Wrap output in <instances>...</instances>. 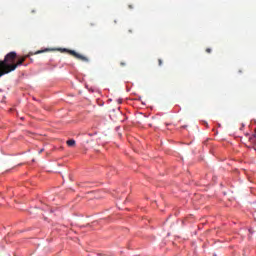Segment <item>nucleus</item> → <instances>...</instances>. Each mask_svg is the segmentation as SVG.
Returning a JSON list of instances; mask_svg holds the SVG:
<instances>
[{
    "mask_svg": "<svg viewBox=\"0 0 256 256\" xmlns=\"http://www.w3.org/2000/svg\"><path fill=\"white\" fill-rule=\"evenodd\" d=\"M47 51H49V49L39 50L35 53L30 52L25 56H17V52L15 51L9 52L5 55L4 60H0V78L3 77V75L13 73V71H15L17 67H21L31 55H39L41 53H47Z\"/></svg>",
    "mask_w": 256,
    "mask_h": 256,
    "instance_id": "obj_1",
    "label": "nucleus"
},
{
    "mask_svg": "<svg viewBox=\"0 0 256 256\" xmlns=\"http://www.w3.org/2000/svg\"><path fill=\"white\" fill-rule=\"evenodd\" d=\"M61 53H69V55H72V57H75V59H78L79 61H83L84 63H89V58L84 56L83 54L77 53L75 50H69L67 48L59 49Z\"/></svg>",
    "mask_w": 256,
    "mask_h": 256,
    "instance_id": "obj_2",
    "label": "nucleus"
},
{
    "mask_svg": "<svg viewBox=\"0 0 256 256\" xmlns=\"http://www.w3.org/2000/svg\"><path fill=\"white\" fill-rule=\"evenodd\" d=\"M66 143H67L68 147H75V140H73V139L67 140Z\"/></svg>",
    "mask_w": 256,
    "mask_h": 256,
    "instance_id": "obj_3",
    "label": "nucleus"
},
{
    "mask_svg": "<svg viewBox=\"0 0 256 256\" xmlns=\"http://www.w3.org/2000/svg\"><path fill=\"white\" fill-rule=\"evenodd\" d=\"M158 65L161 67V65H163V60L158 59Z\"/></svg>",
    "mask_w": 256,
    "mask_h": 256,
    "instance_id": "obj_4",
    "label": "nucleus"
},
{
    "mask_svg": "<svg viewBox=\"0 0 256 256\" xmlns=\"http://www.w3.org/2000/svg\"><path fill=\"white\" fill-rule=\"evenodd\" d=\"M120 65H121V67H125V65H127V63L121 62Z\"/></svg>",
    "mask_w": 256,
    "mask_h": 256,
    "instance_id": "obj_5",
    "label": "nucleus"
},
{
    "mask_svg": "<svg viewBox=\"0 0 256 256\" xmlns=\"http://www.w3.org/2000/svg\"><path fill=\"white\" fill-rule=\"evenodd\" d=\"M206 53H211V48H207Z\"/></svg>",
    "mask_w": 256,
    "mask_h": 256,
    "instance_id": "obj_6",
    "label": "nucleus"
},
{
    "mask_svg": "<svg viewBox=\"0 0 256 256\" xmlns=\"http://www.w3.org/2000/svg\"><path fill=\"white\" fill-rule=\"evenodd\" d=\"M43 151H45V149H40V151H39V154L41 155V153H43Z\"/></svg>",
    "mask_w": 256,
    "mask_h": 256,
    "instance_id": "obj_7",
    "label": "nucleus"
},
{
    "mask_svg": "<svg viewBox=\"0 0 256 256\" xmlns=\"http://www.w3.org/2000/svg\"><path fill=\"white\" fill-rule=\"evenodd\" d=\"M129 9H133V6L129 5Z\"/></svg>",
    "mask_w": 256,
    "mask_h": 256,
    "instance_id": "obj_8",
    "label": "nucleus"
},
{
    "mask_svg": "<svg viewBox=\"0 0 256 256\" xmlns=\"http://www.w3.org/2000/svg\"><path fill=\"white\" fill-rule=\"evenodd\" d=\"M129 33H133V30H129Z\"/></svg>",
    "mask_w": 256,
    "mask_h": 256,
    "instance_id": "obj_9",
    "label": "nucleus"
}]
</instances>
